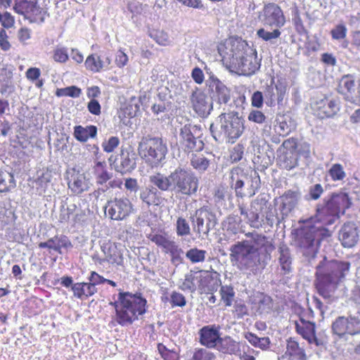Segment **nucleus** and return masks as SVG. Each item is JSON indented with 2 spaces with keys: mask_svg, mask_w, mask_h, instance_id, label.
Returning a JSON list of instances; mask_svg holds the SVG:
<instances>
[{
  "mask_svg": "<svg viewBox=\"0 0 360 360\" xmlns=\"http://www.w3.org/2000/svg\"><path fill=\"white\" fill-rule=\"evenodd\" d=\"M68 185L72 193L79 195L89 190L90 181L84 172L72 169L68 173Z\"/></svg>",
  "mask_w": 360,
  "mask_h": 360,
  "instance_id": "18",
  "label": "nucleus"
},
{
  "mask_svg": "<svg viewBox=\"0 0 360 360\" xmlns=\"http://www.w3.org/2000/svg\"><path fill=\"white\" fill-rule=\"evenodd\" d=\"M191 102L193 110L200 117H207L212 109L211 100L198 87L192 90Z\"/></svg>",
  "mask_w": 360,
  "mask_h": 360,
  "instance_id": "17",
  "label": "nucleus"
},
{
  "mask_svg": "<svg viewBox=\"0 0 360 360\" xmlns=\"http://www.w3.org/2000/svg\"><path fill=\"white\" fill-rule=\"evenodd\" d=\"M262 17L263 24L271 27L281 28L286 22L282 9L274 3L264 6Z\"/></svg>",
  "mask_w": 360,
  "mask_h": 360,
  "instance_id": "16",
  "label": "nucleus"
},
{
  "mask_svg": "<svg viewBox=\"0 0 360 360\" xmlns=\"http://www.w3.org/2000/svg\"><path fill=\"white\" fill-rule=\"evenodd\" d=\"M296 331L300 334L303 338L308 340L309 343H317L316 337L315 324L310 321H306L300 319V322L295 323Z\"/></svg>",
  "mask_w": 360,
  "mask_h": 360,
  "instance_id": "33",
  "label": "nucleus"
},
{
  "mask_svg": "<svg viewBox=\"0 0 360 360\" xmlns=\"http://www.w3.org/2000/svg\"><path fill=\"white\" fill-rule=\"evenodd\" d=\"M14 68L12 66H5L0 68V94L8 96L15 91L13 82Z\"/></svg>",
  "mask_w": 360,
  "mask_h": 360,
  "instance_id": "26",
  "label": "nucleus"
},
{
  "mask_svg": "<svg viewBox=\"0 0 360 360\" xmlns=\"http://www.w3.org/2000/svg\"><path fill=\"white\" fill-rule=\"evenodd\" d=\"M220 130H217L212 124L210 126V131L213 138L219 142L224 141L233 143L243 132L244 123L238 113L231 112L222 113L219 117Z\"/></svg>",
  "mask_w": 360,
  "mask_h": 360,
  "instance_id": "6",
  "label": "nucleus"
},
{
  "mask_svg": "<svg viewBox=\"0 0 360 360\" xmlns=\"http://www.w3.org/2000/svg\"><path fill=\"white\" fill-rule=\"evenodd\" d=\"M248 238L230 247V260L240 271L250 275L262 271L275 249L273 240L257 232L246 234Z\"/></svg>",
  "mask_w": 360,
  "mask_h": 360,
  "instance_id": "2",
  "label": "nucleus"
},
{
  "mask_svg": "<svg viewBox=\"0 0 360 360\" xmlns=\"http://www.w3.org/2000/svg\"><path fill=\"white\" fill-rule=\"evenodd\" d=\"M332 330L340 338L348 340V337L360 335V318L350 316H339L332 324Z\"/></svg>",
  "mask_w": 360,
  "mask_h": 360,
  "instance_id": "11",
  "label": "nucleus"
},
{
  "mask_svg": "<svg viewBox=\"0 0 360 360\" xmlns=\"http://www.w3.org/2000/svg\"><path fill=\"white\" fill-rule=\"evenodd\" d=\"M196 210L205 223V235L207 236L217 224L216 214L209 206H203Z\"/></svg>",
  "mask_w": 360,
  "mask_h": 360,
  "instance_id": "35",
  "label": "nucleus"
},
{
  "mask_svg": "<svg viewBox=\"0 0 360 360\" xmlns=\"http://www.w3.org/2000/svg\"><path fill=\"white\" fill-rule=\"evenodd\" d=\"M191 165L198 172H204L210 165V160L202 155L193 154Z\"/></svg>",
  "mask_w": 360,
  "mask_h": 360,
  "instance_id": "46",
  "label": "nucleus"
},
{
  "mask_svg": "<svg viewBox=\"0 0 360 360\" xmlns=\"http://www.w3.org/2000/svg\"><path fill=\"white\" fill-rule=\"evenodd\" d=\"M133 205L129 198H115L108 201L105 206V212L112 220H124L133 212Z\"/></svg>",
  "mask_w": 360,
  "mask_h": 360,
  "instance_id": "13",
  "label": "nucleus"
},
{
  "mask_svg": "<svg viewBox=\"0 0 360 360\" xmlns=\"http://www.w3.org/2000/svg\"><path fill=\"white\" fill-rule=\"evenodd\" d=\"M172 179V173L169 176L157 173L149 177L150 182L162 191L173 190V181Z\"/></svg>",
  "mask_w": 360,
  "mask_h": 360,
  "instance_id": "37",
  "label": "nucleus"
},
{
  "mask_svg": "<svg viewBox=\"0 0 360 360\" xmlns=\"http://www.w3.org/2000/svg\"><path fill=\"white\" fill-rule=\"evenodd\" d=\"M278 260L281 274L285 275L290 273L292 269V258L289 248L285 244H281L278 248Z\"/></svg>",
  "mask_w": 360,
  "mask_h": 360,
  "instance_id": "31",
  "label": "nucleus"
},
{
  "mask_svg": "<svg viewBox=\"0 0 360 360\" xmlns=\"http://www.w3.org/2000/svg\"><path fill=\"white\" fill-rule=\"evenodd\" d=\"M173 190L186 195L195 193L198 189L199 180L190 169L178 167L172 172Z\"/></svg>",
  "mask_w": 360,
  "mask_h": 360,
  "instance_id": "8",
  "label": "nucleus"
},
{
  "mask_svg": "<svg viewBox=\"0 0 360 360\" xmlns=\"http://www.w3.org/2000/svg\"><path fill=\"white\" fill-rule=\"evenodd\" d=\"M216 348L224 354H240V343L229 336L220 338Z\"/></svg>",
  "mask_w": 360,
  "mask_h": 360,
  "instance_id": "34",
  "label": "nucleus"
},
{
  "mask_svg": "<svg viewBox=\"0 0 360 360\" xmlns=\"http://www.w3.org/2000/svg\"><path fill=\"white\" fill-rule=\"evenodd\" d=\"M158 349L164 360H179V354L176 352L167 349L164 345L158 344Z\"/></svg>",
  "mask_w": 360,
  "mask_h": 360,
  "instance_id": "57",
  "label": "nucleus"
},
{
  "mask_svg": "<svg viewBox=\"0 0 360 360\" xmlns=\"http://www.w3.org/2000/svg\"><path fill=\"white\" fill-rule=\"evenodd\" d=\"M279 29L280 28L275 27L273 31L270 32L264 28H259L257 31V36L264 41L273 43L274 40L279 38L281 34V32Z\"/></svg>",
  "mask_w": 360,
  "mask_h": 360,
  "instance_id": "48",
  "label": "nucleus"
},
{
  "mask_svg": "<svg viewBox=\"0 0 360 360\" xmlns=\"http://www.w3.org/2000/svg\"><path fill=\"white\" fill-rule=\"evenodd\" d=\"M15 186L12 174L0 170V192H6Z\"/></svg>",
  "mask_w": 360,
  "mask_h": 360,
  "instance_id": "47",
  "label": "nucleus"
},
{
  "mask_svg": "<svg viewBox=\"0 0 360 360\" xmlns=\"http://www.w3.org/2000/svg\"><path fill=\"white\" fill-rule=\"evenodd\" d=\"M120 144V139L117 136H111L108 141L102 143L103 150L106 153L112 152Z\"/></svg>",
  "mask_w": 360,
  "mask_h": 360,
  "instance_id": "62",
  "label": "nucleus"
},
{
  "mask_svg": "<svg viewBox=\"0 0 360 360\" xmlns=\"http://www.w3.org/2000/svg\"><path fill=\"white\" fill-rule=\"evenodd\" d=\"M200 343L209 348H216L220 339L219 327L207 326L200 330Z\"/></svg>",
  "mask_w": 360,
  "mask_h": 360,
  "instance_id": "25",
  "label": "nucleus"
},
{
  "mask_svg": "<svg viewBox=\"0 0 360 360\" xmlns=\"http://www.w3.org/2000/svg\"><path fill=\"white\" fill-rule=\"evenodd\" d=\"M273 307L272 300L269 296L262 295L258 302V311L260 314L269 313Z\"/></svg>",
  "mask_w": 360,
  "mask_h": 360,
  "instance_id": "56",
  "label": "nucleus"
},
{
  "mask_svg": "<svg viewBox=\"0 0 360 360\" xmlns=\"http://www.w3.org/2000/svg\"><path fill=\"white\" fill-rule=\"evenodd\" d=\"M191 229L188 221L184 217H179L176 222V233L179 237H185L191 234Z\"/></svg>",
  "mask_w": 360,
  "mask_h": 360,
  "instance_id": "51",
  "label": "nucleus"
},
{
  "mask_svg": "<svg viewBox=\"0 0 360 360\" xmlns=\"http://www.w3.org/2000/svg\"><path fill=\"white\" fill-rule=\"evenodd\" d=\"M222 60L226 67L238 75L250 76L259 68L257 51L241 39H231L226 45Z\"/></svg>",
  "mask_w": 360,
  "mask_h": 360,
  "instance_id": "3",
  "label": "nucleus"
},
{
  "mask_svg": "<svg viewBox=\"0 0 360 360\" xmlns=\"http://www.w3.org/2000/svg\"><path fill=\"white\" fill-rule=\"evenodd\" d=\"M214 97L219 103H227L230 100V91L224 84L219 82L215 85Z\"/></svg>",
  "mask_w": 360,
  "mask_h": 360,
  "instance_id": "45",
  "label": "nucleus"
},
{
  "mask_svg": "<svg viewBox=\"0 0 360 360\" xmlns=\"http://www.w3.org/2000/svg\"><path fill=\"white\" fill-rule=\"evenodd\" d=\"M109 162L116 172L122 174L131 172L136 166L135 160L131 158L128 151L124 150H122L120 153L115 157L111 155Z\"/></svg>",
  "mask_w": 360,
  "mask_h": 360,
  "instance_id": "19",
  "label": "nucleus"
},
{
  "mask_svg": "<svg viewBox=\"0 0 360 360\" xmlns=\"http://www.w3.org/2000/svg\"><path fill=\"white\" fill-rule=\"evenodd\" d=\"M337 89L345 100L360 105V79L356 82L353 75H345L339 80Z\"/></svg>",
  "mask_w": 360,
  "mask_h": 360,
  "instance_id": "12",
  "label": "nucleus"
},
{
  "mask_svg": "<svg viewBox=\"0 0 360 360\" xmlns=\"http://www.w3.org/2000/svg\"><path fill=\"white\" fill-rule=\"evenodd\" d=\"M191 221L192 222L194 232L198 235V236H200L202 233L205 235V223L204 222L202 217L198 215L197 210H195L194 214L191 217Z\"/></svg>",
  "mask_w": 360,
  "mask_h": 360,
  "instance_id": "52",
  "label": "nucleus"
},
{
  "mask_svg": "<svg viewBox=\"0 0 360 360\" xmlns=\"http://www.w3.org/2000/svg\"><path fill=\"white\" fill-rule=\"evenodd\" d=\"M304 349L300 347L298 342L292 339L288 341L286 351L282 356L283 359L292 360L293 359H302L304 356Z\"/></svg>",
  "mask_w": 360,
  "mask_h": 360,
  "instance_id": "41",
  "label": "nucleus"
},
{
  "mask_svg": "<svg viewBox=\"0 0 360 360\" xmlns=\"http://www.w3.org/2000/svg\"><path fill=\"white\" fill-rule=\"evenodd\" d=\"M206 251L203 250H199L196 248H191L188 250L186 253V257L192 263L202 262L205 259Z\"/></svg>",
  "mask_w": 360,
  "mask_h": 360,
  "instance_id": "54",
  "label": "nucleus"
},
{
  "mask_svg": "<svg viewBox=\"0 0 360 360\" xmlns=\"http://www.w3.org/2000/svg\"><path fill=\"white\" fill-rule=\"evenodd\" d=\"M294 128L293 122L289 116L280 115L276 117L274 129L280 136H285L289 134Z\"/></svg>",
  "mask_w": 360,
  "mask_h": 360,
  "instance_id": "38",
  "label": "nucleus"
},
{
  "mask_svg": "<svg viewBox=\"0 0 360 360\" xmlns=\"http://www.w3.org/2000/svg\"><path fill=\"white\" fill-rule=\"evenodd\" d=\"M13 9L32 23H43L49 16L47 9L41 7L38 0H15Z\"/></svg>",
  "mask_w": 360,
  "mask_h": 360,
  "instance_id": "9",
  "label": "nucleus"
},
{
  "mask_svg": "<svg viewBox=\"0 0 360 360\" xmlns=\"http://www.w3.org/2000/svg\"><path fill=\"white\" fill-rule=\"evenodd\" d=\"M72 290L75 297L82 300L84 297L94 295L97 292V288L90 285L89 283L82 282L74 283Z\"/></svg>",
  "mask_w": 360,
  "mask_h": 360,
  "instance_id": "40",
  "label": "nucleus"
},
{
  "mask_svg": "<svg viewBox=\"0 0 360 360\" xmlns=\"http://www.w3.org/2000/svg\"><path fill=\"white\" fill-rule=\"evenodd\" d=\"M328 176L333 181H342L346 177V173L341 164L335 163L328 171Z\"/></svg>",
  "mask_w": 360,
  "mask_h": 360,
  "instance_id": "50",
  "label": "nucleus"
},
{
  "mask_svg": "<svg viewBox=\"0 0 360 360\" xmlns=\"http://www.w3.org/2000/svg\"><path fill=\"white\" fill-rule=\"evenodd\" d=\"M198 289L204 293H213L217 290L220 281L214 277L212 274L208 271H198Z\"/></svg>",
  "mask_w": 360,
  "mask_h": 360,
  "instance_id": "23",
  "label": "nucleus"
},
{
  "mask_svg": "<svg viewBox=\"0 0 360 360\" xmlns=\"http://www.w3.org/2000/svg\"><path fill=\"white\" fill-rule=\"evenodd\" d=\"M150 240L158 247L161 248L165 253L177 255L180 252V248L177 243L167 236L155 234L151 237Z\"/></svg>",
  "mask_w": 360,
  "mask_h": 360,
  "instance_id": "27",
  "label": "nucleus"
},
{
  "mask_svg": "<svg viewBox=\"0 0 360 360\" xmlns=\"http://www.w3.org/2000/svg\"><path fill=\"white\" fill-rule=\"evenodd\" d=\"M169 301L172 307H183L186 304V300L184 295L176 291H173L171 293Z\"/></svg>",
  "mask_w": 360,
  "mask_h": 360,
  "instance_id": "59",
  "label": "nucleus"
},
{
  "mask_svg": "<svg viewBox=\"0 0 360 360\" xmlns=\"http://www.w3.org/2000/svg\"><path fill=\"white\" fill-rule=\"evenodd\" d=\"M246 340L254 347L261 349H266L270 345V340L268 337L259 338L252 333H248L245 335Z\"/></svg>",
  "mask_w": 360,
  "mask_h": 360,
  "instance_id": "44",
  "label": "nucleus"
},
{
  "mask_svg": "<svg viewBox=\"0 0 360 360\" xmlns=\"http://www.w3.org/2000/svg\"><path fill=\"white\" fill-rule=\"evenodd\" d=\"M198 271H191L185 275L184 279L180 283L179 288L183 291L193 292L198 288Z\"/></svg>",
  "mask_w": 360,
  "mask_h": 360,
  "instance_id": "42",
  "label": "nucleus"
},
{
  "mask_svg": "<svg viewBox=\"0 0 360 360\" xmlns=\"http://www.w3.org/2000/svg\"><path fill=\"white\" fill-rule=\"evenodd\" d=\"M339 239L345 248L354 247L359 240L356 225L352 222L345 224L340 231Z\"/></svg>",
  "mask_w": 360,
  "mask_h": 360,
  "instance_id": "22",
  "label": "nucleus"
},
{
  "mask_svg": "<svg viewBox=\"0 0 360 360\" xmlns=\"http://www.w3.org/2000/svg\"><path fill=\"white\" fill-rule=\"evenodd\" d=\"M72 243L65 236H54L46 242H41L39 244V248H47L49 250H54L61 253V248H72Z\"/></svg>",
  "mask_w": 360,
  "mask_h": 360,
  "instance_id": "32",
  "label": "nucleus"
},
{
  "mask_svg": "<svg viewBox=\"0 0 360 360\" xmlns=\"http://www.w3.org/2000/svg\"><path fill=\"white\" fill-rule=\"evenodd\" d=\"M324 190L320 184H316L309 188L308 193L305 195L307 200H317L323 193Z\"/></svg>",
  "mask_w": 360,
  "mask_h": 360,
  "instance_id": "55",
  "label": "nucleus"
},
{
  "mask_svg": "<svg viewBox=\"0 0 360 360\" xmlns=\"http://www.w3.org/2000/svg\"><path fill=\"white\" fill-rule=\"evenodd\" d=\"M111 63L109 53L105 52L98 54L89 55L85 60V67L87 70L94 72H98L104 68H108Z\"/></svg>",
  "mask_w": 360,
  "mask_h": 360,
  "instance_id": "24",
  "label": "nucleus"
},
{
  "mask_svg": "<svg viewBox=\"0 0 360 360\" xmlns=\"http://www.w3.org/2000/svg\"><path fill=\"white\" fill-rule=\"evenodd\" d=\"M146 300L138 294L120 292L117 300L110 303L115 309V321L122 326H127L139 319L146 311Z\"/></svg>",
  "mask_w": 360,
  "mask_h": 360,
  "instance_id": "5",
  "label": "nucleus"
},
{
  "mask_svg": "<svg viewBox=\"0 0 360 360\" xmlns=\"http://www.w3.org/2000/svg\"><path fill=\"white\" fill-rule=\"evenodd\" d=\"M248 120L257 124H262L265 122L266 116L264 114L258 110H252L248 115Z\"/></svg>",
  "mask_w": 360,
  "mask_h": 360,
  "instance_id": "63",
  "label": "nucleus"
},
{
  "mask_svg": "<svg viewBox=\"0 0 360 360\" xmlns=\"http://www.w3.org/2000/svg\"><path fill=\"white\" fill-rule=\"evenodd\" d=\"M212 354L205 349H195L188 360H211Z\"/></svg>",
  "mask_w": 360,
  "mask_h": 360,
  "instance_id": "61",
  "label": "nucleus"
},
{
  "mask_svg": "<svg viewBox=\"0 0 360 360\" xmlns=\"http://www.w3.org/2000/svg\"><path fill=\"white\" fill-rule=\"evenodd\" d=\"M140 199L148 206L158 205L160 203V193L153 186H148L140 191Z\"/></svg>",
  "mask_w": 360,
  "mask_h": 360,
  "instance_id": "39",
  "label": "nucleus"
},
{
  "mask_svg": "<svg viewBox=\"0 0 360 360\" xmlns=\"http://www.w3.org/2000/svg\"><path fill=\"white\" fill-rule=\"evenodd\" d=\"M319 116L321 118L330 117L340 110V101L338 99H328L325 98L316 103Z\"/></svg>",
  "mask_w": 360,
  "mask_h": 360,
  "instance_id": "29",
  "label": "nucleus"
},
{
  "mask_svg": "<svg viewBox=\"0 0 360 360\" xmlns=\"http://www.w3.org/2000/svg\"><path fill=\"white\" fill-rule=\"evenodd\" d=\"M150 37L161 46H167L170 43L168 34L162 30H158L151 33Z\"/></svg>",
  "mask_w": 360,
  "mask_h": 360,
  "instance_id": "58",
  "label": "nucleus"
},
{
  "mask_svg": "<svg viewBox=\"0 0 360 360\" xmlns=\"http://www.w3.org/2000/svg\"><path fill=\"white\" fill-rule=\"evenodd\" d=\"M282 205L281 212L282 218L288 216V214L295 208L301 198V193L297 191H288L281 197Z\"/></svg>",
  "mask_w": 360,
  "mask_h": 360,
  "instance_id": "28",
  "label": "nucleus"
},
{
  "mask_svg": "<svg viewBox=\"0 0 360 360\" xmlns=\"http://www.w3.org/2000/svg\"><path fill=\"white\" fill-rule=\"evenodd\" d=\"M94 175L96 183L98 186V192L105 193L107 191L108 181L111 179L112 174L109 173L105 169V163L104 162H96L94 167Z\"/></svg>",
  "mask_w": 360,
  "mask_h": 360,
  "instance_id": "30",
  "label": "nucleus"
},
{
  "mask_svg": "<svg viewBox=\"0 0 360 360\" xmlns=\"http://www.w3.org/2000/svg\"><path fill=\"white\" fill-rule=\"evenodd\" d=\"M101 251L105 255L104 259H98L97 255H94L93 259L98 260L100 264L103 262H108L111 264L122 265L123 262V255L122 250L112 243L105 242L101 246Z\"/></svg>",
  "mask_w": 360,
  "mask_h": 360,
  "instance_id": "20",
  "label": "nucleus"
},
{
  "mask_svg": "<svg viewBox=\"0 0 360 360\" xmlns=\"http://www.w3.org/2000/svg\"><path fill=\"white\" fill-rule=\"evenodd\" d=\"M138 152L148 165L155 167L165 160L167 147L160 138L146 136L139 142Z\"/></svg>",
  "mask_w": 360,
  "mask_h": 360,
  "instance_id": "7",
  "label": "nucleus"
},
{
  "mask_svg": "<svg viewBox=\"0 0 360 360\" xmlns=\"http://www.w3.org/2000/svg\"><path fill=\"white\" fill-rule=\"evenodd\" d=\"M230 185L232 189L235 191L236 195L238 198H244L245 196L252 197L255 193L258 187L259 176L255 177L256 186L253 185V181L249 188L245 191L243 189L245 183L248 181V176L245 174L243 169L240 167L233 168L229 173Z\"/></svg>",
  "mask_w": 360,
  "mask_h": 360,
  "instance_id": "10",
  "label": "nucleus"
},
{
  "mask_svg": "<svg viewBox=\"0 0 360 360\" xmlns=\"http://www.w3.org/2000/svg\"><path fill=\"white\" fill-rule=\"evenodd\" d=\"M97 135V127L94 125L83 127L77 125L74 127L73 136L79 142H86L89 139H94Z\"/></svg>",
  "mask_w": 360,
  "mask_h": 360,
  "instance_id": "36",
  "label": "nucleus"
},
{
  "mask_svg": "<svg viewBox=\"0 0 360 360\" xmlns=\"http://www.w3.org/2000/svg\"><path fill=\"white\" fill-rule=\"evenodd\" d=\"M197 130L196 125L185 124L180 129L179 143L185 150L200 151L202 150L204 143L202 141L195 138L194 133Z\"/></svg>",
  "mask_w": 360,
  "mask_h": 360,
  "instance_id": "15",
  "label": "nucleus"
},
{
  "mask_svg": "<svg viewBox=\"0 0 360 360\" xmlns=\"http://www.w3.org/2000/svg\"><path fill=\"white\" fill-rule=\"evenodd\" d=\"M219 293L221 300L224 302L226 307H230L233 304L235 297V291L231 285H221Z\"/></svg>",
  "mask_w": 360,
  "mask_h": 360,
  "instance_id": "49",
  "label": "nucleus"
},
{
  "mask_svg": "<svg viewBox=\"0 0 360 360\" xmlns=\"http://www.w3.org/2000/svg\"><path fill=\"white\" fill-rule=\"evenodd\" d=\"M294 145V143L290 140L285 141L282 147L286 148L287 150L283 151L278 158L280 165L288 170L295 168L298 164L297 153L295 150Z\"/></svg>",
  "mask_w": 360,
  "mask_h": 360,
  "instance_id": "21",
  "label": "nucleus"
},
{
  "mask_svg": "<svg viewBox=\"0 0 360 360\" xmlns=\"http://www.w3.org/2000/svg\"><path fill=\"white\" fill-rule=\"evenodd\" d=\"M79 210L75 204H70L67 207L63 205L60 210L58 221L60 223L68 222L71 219L76 222L77 217L79 215Z\"/></svg>",
  "mask_w": 360,
  "mask_h": 360,
  "instance_id": "43",
  "label": "nucleus"
},
{
  "mask_svg": "<svg viewBox=\"0 0 360 360\" xmlns=\"http://www.w3.org/2000/svg\"><path fill=\"white\" fill-rule=\"evenodd\" d=\"M0 48L4 51H8L11 48L8 41V36L4 28H0Z\"/></svg>",
  "mask_w": 360,
  "mask_h": 360,
  "instance_id": "64",
  "label": "nucleus"
},
{
  "mask_svg": "<svg viewBox=\"0 0 360 360\" xmlns=\"http://www.w3.org/2000/svg\"><path fill=\"white\" fill-rule=\"evenodd\" d=\"M350 268V263L342 260H328L326 257L316 267V287L319 294L329 300L337 288L338 283L345 278Z\"/></svg>",
  "mask_w": 360,
  "mask_h": 360,
  "instance_id": "4",
  "label": "nucleus"
},
{
  "mask_svg": "<svg viewBox=\"0 0 360 360\" xmlns=\"http://www.w3.org/2000/svg\"><path fill=\"white\" fill-rule=\"evenodd\" d=\"M267 200L265 198H257L250 205V209L247 210L244 207L239 206L240 213L245 216L248 223L255 229H259L262 226L264 219L260 217L258 211H262L264 207H267Z\"/></svg>",
  "mask_w": 360,
  "mask_h": 360,
  "instance_id": "14",
  "label": "nucleus"
},
{
  "mask_svg": "<svg viewBox=\"0 0 360 360\" xmlns=\"http://www.w3.org/2000/svg\"><path fill=\"white\" fill-rule=\"evenodd\" d=\"M347 29L343 24L336 25L330 32L332 38L336 40L343 39L346 37Z\"/></svg>",
  "mask_w": 360,
  "mask_h": 360,
  "instance_id": "60",
  "label": "nucleus"
},
{
  "mask_svg": "<svg viewBox=\"0 0 360 360\" xmlns=\"http://www.w3.org/2000/svg\"><path fill=\"white\" fill-rule=\"evenodd\" d=\"M351 205L347 193H334L316 205L315 216L303 220L304 225L297 231L295 243L304 257H315L321 240L331 234L326 226L334 224Z\"/></svg>",
  "mask_w": 360,
  "mask_h": 360,
  "instance_id": "1",
  "label": "nucleus"
},
{
  "mask_svg": "<svg viewBox=\"0 0 360 360\" xmlns=\"http://www.w3.org/2000/svg\"><path fill=\"white\" fill-rule=\"evenodd\" d=\"M53 59L59 63H65L69 59L68 48L56 46L53 51Z\"/></svg>",
  "mask_w": 360,
  "mask_h": 360,
  "instance_id": "53",
  "label": "nucleus"
}]
</instances>
